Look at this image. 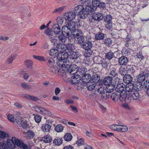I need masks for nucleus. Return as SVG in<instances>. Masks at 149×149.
Listing matches in <instances>:
<instances>
[{
  "instance_id": "nucleus-1",
  "label": "nucleus",
  "mask_w": 149,
  "mask_h": 149,
  "mask_svg": "<svg viewBox=\"0 0 149 149\" xmlns=\"http://www.w3.org/2000/svg\"><path fill=\"white\" fill-rule=\"evenodd\" d=\"M57 58L58 61L57 63L58 66L60 67L61 65V66L62 65L65 67L68 65L69 66L68 54L66 52L59 53L57 56ZM67 67L68 69L69 66Z\"/></svg>"
},
{
  "instance_id": "nucleus-2",
  "label": "nucleus",
  "mask_w": 149,
  "mask_h": 149,
  "mask_svg": "<svg viewBox=\"0 0 149 149\" xmlns=\"http://www.w3.org/2000/svg\"><path fill=\"white\" fill-rule=\"evenodd\" d=\"M19 139L15 137H13L11 139H8L7 141V145L5 143L0 142V149H14L15 148V145L17 146Z\"/></svg>"
},
{
  "instance_id": "nucleus-3",
  "label": "nucleus",
  "mask_w": 149,
  "mask_h": 149,
  "mask_svg": "<svg viewBox=\"0 0 149 149\" xmlns=\"http://www.w3.org/2000/svg\"><path fill=\"white\" fill-rule=\"evenodd\" d=\"M58 68L56 65H54L49 67V72L52 74H63L66 73V71L67 69V67H68V65L65 67L59 66Z\"/></svg>"
},
{
  "instance_id": "nucleus-4",
  "label": "nucleus",
  "mask_w": 149,
  "mask_h": 149,
  "mask_svg": "<svg viewBox=\"0 0 149 149\" xmlns=\"http://www.w3.org/2000/svg\"><path fill=\"white\" fill-rule=\"evenodd\" d=\"M74 10L78 13L79 17L81 19H84L88 16V13L85 10L82 5H79L76 7Z\"/></svg>"
},
{
  "instance_id": "nucleus-5",
  "label": "nucleus",
  "mask_w": 149,
  "mask_h": 149,
  "mask_svg": "<svg viewBox=\"0 0 149 149\" xmlns=\"http://www.w3.org/2000/svg\"><path fill=\"white\" fill-rule=\"evenodd\" d=\"M76 14L75 12L70 11L65 13L63 17L66 22L72 21L76 17Z\"/></svg>"
},
{
  "instance_id": "nucleus-6",
  "label": "nucleus",
  "mask_w": 149,
  "mask_h": 149,
  "mask_svg": "<svg viewBox=\"0 0 149 149\" xmlns=\"http://www.w3.org/2000/svg\"><path fill=\"white\" fill-rule=\"evenodd\" d=\"M139 91L135 90L132 93H130L128 94V97L127 99L129 100L130 102L132 100H136L139 98L140 95Z\"/></svg>"
},
{
  "instance_id": "nucleus-7",
  "label": "nucleus",
  "mask_w": 149,
  "mask_h": 149,
  "mask_svg": "<svg viewBox=\"0 0 149 149\" xmlns=\"http://www.w3.org/2000/svg\"><path fill=\"white\" fill-rule=\"evenodd\" d=\"M125 90L126 92L132 93L135 90H139L140 88L137 86V85H134L131 83L127 84L125 86Z\"/></svg>"
},
{
  "instance_id": "nucleus-8",
  "label": "nucleus",
  "mask_w": 149,
  "mask_h": 149,
  "mask_svg": "<svg viewBox=\"0 0 149 149\" xmlns=\"http://www.w3.org/2000/svg\"><path fill=\"white\" fill-rule=\"evenodd\" d=\"M34 108L37 112L39 113L45 114L49 116L51 115V113L50 111L40 106H35L34 107Z\"/></svg>"
},
{
  "instance_id": "nucleus-9",
  "label": "nucleus",
  "mask_w": 149,
  "mask_h": 149,
  "mask_svg": "<svg viewBox=\"0 0 149 149\" xmlns=\"http://www.w3.org/2000/svg\"><path fill=\"white\" fill-rule=\"evenodd\" d=\"M71 65L70 63L69 62V67L68 68V70L66 71V72L68 71L69 72V73L72 74H76V73H77V71L79 68L77 65L73 64Z\"/></svg>"
},
{
  "instance_id": "nucleus-10",
  "label": "nucleus",
  "mask_w": 149,
  "mask_h": 149,
  "mask_svg": "<svg viewBox=\"0 0 149 149\" xmlns=\"http://www.w3.org/2000/svg\"><path fill=\"white\" fill-rule=\"evenodd\" d=\"M118 80L119 79L117 78V79H116V80H114L115 83L113 82V84L110 85H107L106 87V91L109 93L112 92L115 89V87L114 86L116 84H118Z\"/></svg>"
},
{
  "instance_id": "nucleus-11",
  "label": "nucleus",
  "mask_w": 149,
  "mask_h": 149,
  "mask_svg": "<svg viewBox=\"0 0 149 149\" xmlns=\"http://www.w3.org/2000/svg\"><path fill=\"white\" fill-rule=\"evenodd\" d=\"M128 97V94L127 95V93L125 91L124 92H122L120 94L119 96V101L121 102H125L127 103H130L129 100H127Z\"/></svg>"
},
{
  "instance_id": "nucleus-12",
  "label": "nucleus",
  "mask_w": 149,
  "mask_h": 149,
  "mask_svg": "<svg viewBox=\"0 0 149 149\" xmlns=\"http://www.w3.org/2000/svg\"><path fill=\"white\" fill-rule=\"evenodd\" d=\"M61 31L62 33L69 37L71 35L72 31L66 25H65L62 27Z\"/></svg>"
},
{
  "instance_id": "nucleus-13",
  "label": "nucleus",
  "mask_w": 149,
  "mask_h": 149,
  "mask_svg": "<svg viewBox=\"0 0 149 149\" xmlns=\"http://www.w3.org/2000/svg\"><path fill=\"white\" fill-rule=\"evenodd\" d=\"M93 46V44L91 42L88 41L84 42L81 45V47L86 50H90Z\"/></svg>"
},
{
  "instance_id": "nucleus-14",
  "label": "nucleus",
  "mask_w": 149,
  "mask_h": 149,
  "mask_svg": "<svg viewBox=\"0 0 149 149\" xmlns=\"http://www.w3.org/2000/svg\"><path fill=\"white\" fill-rule=\"evenodd\" d=\"M82 81L85 83H87L90 81L91 79L90 74L88 73L84 74V75L81 76Z\"/></svg>"
},
{
  "instance_id": "nucleus-15",
  "label": "nucleus",
  "mask_w": 149,
  "mask_h": 149,
  "mask_svg": "<svg viewBox=\"0 0 149 149\" xmlns=\"http://www.w3.org/2000/svg\"><path fill=\"white\" fill-rule=\"evenodd\" d=\"M66 47L67 45L63 43H58L56 46V48L58 49L59 53L66 51Z\"/></svg>"
},
{
  "instance_id": "nucleus-16",
  "label": "nucleus",
  "mask_w": 149,
  "mask_h": 149,
  "mask_svg": "<svg viewBox=\"0 0 149 149\" xmlns=\"http://www.w3.org/2000/svg\"><path fill=\"white\" fill-rule=\"evenodd\" d=\"M73 75L71 78V82L73 84H75L79 82L80 80L81 76L78 74Z\"/></svg>"
},
{
  "instance_id": "nucleus-17",
  "label": "nucleus",
  "mask_w": 149,
  "mask_h": 149,
  "mask_svg": "<svg viewBox=\"0 0 149 149\" xmlns=\"http://www.w3.org/2000/svg\"><path fill=\"white\" fill-rule=\"evenodd\" d=\"M52 28L53 32L56 34H58L61 32V27L58 24H53Z\"/></svg>"
},
{
  "instance_id": "nucleus-18",
  "label": "nucleus",
  "mask_w": 149,
  "mask_h": 149,
  "mask_svg": "<svg viewBox=\"0 0 149 149\" xmlns=\"http://www.w3.org/2000/svg\"><path fill=\"white\" fill-rule=\"evenodd\" d=\"M71 35L73 36L75 39L81 35V31L79 29H75L72 31Z\"/></svg>"
},
{
  "instance_id": "nucleus-19",
  "label": "nucleus",
  "mask_w": 149,
  "mask_h": 149,
  "mask_svg": "<svg viewBox=\"0 0 149 149\" xmlns=\"http://www.w3.org/2000/svg\"><path fill=\"white\" fill-rule=\"evenodd\" d=\"M109 74L112 77H115L117 75L118 71L116 70V66H111L110 67Z\"/></svg>"
},
{
  "instance_id": "nucleus-20",
  "label": "nucleus",
  "mask_w": 149,
  "mask_h": 149,
  "mask_svg": "<svg viewBox=\"0 0 149 149\" xmlns=\"http://www.w3.org/2000/svg\"><path fill=\"white\" fill-rule=\"evenodd\" d=\"M127 58L125 56H122L118 60V63L121 65H126L128 63Z\"/></svg>"
},
{
  "instance_id": "nucleus-21",
  "label": "nucleus",
  "mask_w": 149,
  "mask_h": 149,
  "mask_svg": "<svg viewBox=\"0 0 149 149\" xmlns=\"http://www.w3.org/2000/svg\"><path fill=\"white\" fill-rule=\"evenodd\" d=\"M125 85L123 83L118 84L116 88V91L118 93H122L124 91Z\"/></svg>"
},
{
  "instance_id": "nucleus-22",
  "label": "nucleus",
  "mask_w": 149,
  "mask_h": 149,
  "mask_svg": "<svg viewBox=\"0 0 149 149\" xmlns=\"http://www.w3.org/2000/svg\"><path fill=\"white\" fill-rule=\"evenodd\" d=\"M93 17L94 20L99 21L102 19L103 16L101 13H97L93 14Z\"/></svg>"
},
{
  "instance_id": "nucleus-23",
  "label": "nucleus",
  "mask_w": 149,
  "mask_h": 149,
  "mask_svg": "<svg viewBox=\"0 0 149 149\" xmlns=\"http://www.w3.org/2000/svg\"><path fill=\"white\" fill-rule=\"evenodd\" d=\"M66 24L67 26L72 31H73L75 29L76 26V23L74 22L70 21L67 22Z\"/></svg>"
},
{
  "instance_id": "nucleus-24",
  "label": "nucleus",
  "mask_w": 149,
  "mask_h": 149,
  "mask_svg": "<svg viewBox=\"0 0 149 149\" xmlns=\"http://www.w3.org/2000/svg\"><path fill=\"white\" fill-rule=\"evenodd\" d=\"M112 79L110 77L107 76L105 77L103 80L104 84L105 85H110L113 84L112 82Z\"/></svg>"
},
{
  "instance_id": "nucleus-25",
  "label": "nucleus",
  "mask_w": 149,
  "mask_h": 149,
  "mask_svg": "<svg viewBox=\"0 0 149 149\" xmlns=\"http://www.w3.org/2000/svg\"><path fill=\"white\" fill-rule=\"evenodd\" d=\"M51 128V126L48 124H43L41 127V129L44 132H49Z\"/></svg>"
},
{
  "instance_id": "nucleus-26",
  "label": "nucleus",
  "mask_w": 149,
  "mask_h": 149,
  "mask_svg": "<svg viewBox=\"0 0 149 149\" xmlns=\"http://www.w3.org/2000/svg\"><path fill=\"white\" fill-rule=\"evenodd\" d=\"M96 85V83L93 81H91L86 83L87 88L90 91L93 90Z\"/></svg>"
},
{
  "instance_id": "nucleus-27",
  "label": "nucleus",
  "mask_w": 149,
  "mask_h": 149,
  "mask_svg": "<svg viewBox=\"0 0 149 149\" xmlns=\"http://www.w3.org/2000/svg\"><path fill=\"white\" fill-rule=\"evenodd\" d=\"M123 80L126 83H130V82L132 81V78L131 75L127 74L125 75L123 78Z\"/></svg>"
},
{
  "instance_id": "nucleus-28",
  "label": "nucleus",
  "mask_w": 149,
  "mask_h": 149,
  "mask_svg": "<svg viewBox=\"0 0 149 149\" xmlns=\"http://www.w3.org/2000/svg\"><path fill=\"white\" fill-rule=\"evenodd\" d=\"M87 69H86L84 67L80 66L78 69L77 71V73H79L78 74L81 75V76L86 74V72L87 71Z\"/></svg>"
},
{
  "instance_id": "nucleus-29",
  "label": "nucleus",
  "mask_w": 149,
  "mask_h": 149,
  "mask_svg": "<svg viewBox=\"0 0 149 149\" xmlns=\"http://www.w3.org/2000/svg\"><path fill=\"white\" fill-rule=\"evenodd\" d=\"M79 56L78 53L77 52H72L70 53L69 55L68 54L69 59V58L72 59H76Z\"/></svg>"
},
{
  "instance_id": "nucleus-30",
  "label": "nucleus",
  "mask_w": 149,
  "mask_h": 149,
  "mask_svg": "<svg viewBox=\"0 0 149 149\" xmlns=\"http://www.w3.org/2000/svg\"><path fill=\"white\" fill-rule=\"evenodd\" d=\"M53 143L56 145L60 146L63 143L62 138L59 137H56L53 140Z\"/></svg>"
},
{
  "instance_id": "nucleus-31",
  "label": "nucleus",
  "mask_w": 149,
  "mask_h": 149,
  "mask_svg": "<svg viewBox=\"0 0 149 149\" xmlns=\"http://www.w3.org/2000/svg\"><path fill=\"white\" fill-rule=\"evenodd\" d=\"M59 52L57 48L51 49L49 52V55L51 56H56L57 57V56Z\"/></svg>"
},
{
  "instance_id": "nucleus-32",
  "label": "nucleus",
  "mask_w": 149,
  "mask_h": 149,
  "mask_svg": "<svg viewBox=\"0 0 149 149\" xmlns=\"http://www.w3.org/2000/svg\"><path fill=\"white\" fill-rule=\"evenodd\" d=\"M128 130L127 127L125 125H119L118 132H126Z\"/></svg>"
},
{
  "instance_id": "nucleus-33",
  "label": "nucleus",
  "mask_w": 149,
  "mask_h": 149,
  "mask_svg": "<svg viewBox=\"0 0 149 149\" xmlns=\"http://www.w3.org/2000/svg\"><path fill=\"white\" fill-rule=\"evenodd\" d=\"M95 38L97 40H103L104 38V34L101 32H98L95 35Z\"/></svg>"
},
{
  "instance_id": "nucleus-34",
  "label": "nucleus",
  "mask_w": 149,
  "mask_h": 149,
  "mask_svg": "<svg viewBox=\"0 0 149 149\" xmlns=\"http://www.w3.org/2000/svg\"><path fill=\"white\" fill-rule=\"evenodd\" d=\"M92 81H93L95 83H97L100 79V76L95 73H93L92 77Z\"/></svg>"
},
{
  "instance_id": "nucleus-35",
  "label": "nucleus",
  "mask_w": 149,
  "mask_h": 149,
  "mask_svg": "<svg viewBox=\"0 0 149 149\" xmlns=\"http://www.w3.org/2000/svg\"><path fill=\"white\" fill-rule=\"evenodd\" d=\"M43 141L45 143H49L51 142L52 138L49 135H47L44 136L42 138Z\"/></svg>"
},
{
  "instance_id": "nucleus-36",
  "label": "nucleus",
  "mask_w": 149,
  "mask_h": 149,
  "mask_svg": "<svg viewBox=\"0 0 149 149\" xmlns=\"http://www.w3.org/2000/svg\"><path fill=\"white\" fill-rule=\"evenodd\" d=\"M136 79L138 82L141 83L144 81L146 78L145 76L142 73L137 76Z\"/></svg>"
},
{
  "instance_id": "nucleus-37",
  "label": "nucleus",
  "mask_w": 149,
  "mask_h": 149,
  "mask_svg": "<svg viewBox=\"0 0 149 149\" xmlns=\"http://www.w3.org/2000/svg\"><path fill=\"white\" fill-rule=\"evenodd\" d=\"M99 59L100 60V61L97 63L101 64L102 66L104 68L106 67L108 65V63L105 60L101 58H100Z\"/></svg>"
},
{
  "instance_id": "nucleus-38",
  "label": "nucleus",
  "mask_w": 149,
  "mask_h": 149,
  "mask_svg": "<svg viewBox=\"0 0 149 149\" xmlns=\"http://www.w3.org/2000/svg\"><path fill=\"white\" fill-rule=\"evenodd\" d=\"M75 49V47L72 44H69L67 45L66 50L69 52H73Z\"/></svg>"
},
{
  "instance_id": "nucleus-39",
  "label": "nucleus",
  "mask_w": 149,
  "mask_h": 149,
  "mask_svg": "<svg viewBox=\"0 0 149 149\" xmlns=\"http://www.w3.org/2000/svg\"><path fill=\"white\" fill-rule=\"evenodd\" d=\"M26 135L27 138L32 139L34 136L35 134L33 131L29 130L26 132Z\"/></svg>"
},
{
  "instance_id": "nucleus-40",
  "label": "nucleus",
  "mask_w": 149,
  "mask_h": 149,
  "mask_svg": "<svg viewBox=\"0 0 149 149\" xmlns=\"http://www.w3.org/2000/svg\"><path fill=\"white\" fill-rule=\"evenodd\" d=\"M17 144V146L20 148H22L23 149H28L27 146L22 141L19 139Z\"/></svg>"
},
{
  "instance_id": "nucleus-41",
  "label": "nucleus",
  "mask_w": 149,
  "mask_h": 149,
  "mask_svg": "<svg viewBox=\"0 0 149 149\" xmlns=\"http://www.w3.org/2000/svg\"><path fill=\"white\" fill-rule=\"evenodd\" d=\"M47 60L48 61V65L49 67L55 65L54 60L53 58L48 57L47 58Z\"/></svg>"
},
{
  "instance_id": "nucleus-42",
  "label": "nucleus",
  "mask_w": 149,
  "mask_h": 149,
  "mask_svg": "<svg viewBox=\"0 0 149 149\" xmlns=\"http://www.w3.org/2000/svg\"><path fill=\"white\" fill-rule=\"evenodd\" d=\"M24 64L29 69L32 68L33 64V61L30 60H26L24 62Z\"/></svg>"
},
{
  "instance_id": "nucleus-43",
  "label": "nucleus",
  "mask_w": 149,
  "mask_h": 149,
  "mask_svg": "<svg viewBox=\"0 0 149 149\" xmlns=\"http://www.w3.org/2000/svg\"><path fill=\"white\" fill-rule=\"evenodd\" d=\"M69 37L68 36H66L65 35L62 33V34L59 36V40L62 42H65L66 41L68 37Z\"/></svg>"
},
{
  "instance_id": "nucleus-44",
  "label": "nucleus",
  "mask_w": 149,
  "mask_h": 149,
  "mask_svg": "<svg viewBox=\"0 0 149 149\" xmlns=\"http://www.w3.org/2000/svg\"><path fill=\"white\" fill-rule=\"evenodd\" d=\"M72 136L70 133H67L63 137L64 140L67 141H70L72 139Z\"/></svg>"
},
{
  "instance_id": "nucleus-45",
  "label": "nucleus",
  "mask_w": 149,
  "mask_h": 149,
  "mask_svg": "<svg viewBox=\"0 0 149 149\" xmlns=\"http://www.w3.org/2000/svg\"><path fill=\"white\" fill-rule=\"evenodd\" d=\"M45 33L47 36H48L49 38H52L53 35V33L51 29H47L45 31Z\"/></svg>"
},
{
  "instance_id": "nucleus-46",
  "label": "nucleus",
  "mask_w": 149,
  "mask_h": 149,
  "mask_svg": "<svg viewBox=\"0 0 149 149\" xmlns=\"http://www.w3.org/2000/svg\"><path fill=\"white\" fill-rule=\"evenodd\" d=\"M63 128L61 125H58L55 127L54 130L57 132H62L63 130Z\"/></svg>"
},
{
  "instance_id": "nucleus-47",
  "label": "nucleus",
  "mask_w": 149,
  "mask_h": 149,
  "mask_svg": "<svg viewBox=\"0 0 149 149\" xmlns=\"http://www.w3.org/2000/svg\"><path fill=\"white\" fill-rule=\"evenodd\" d=\"M114 54L111 52H109L105 54V58L108 60H111L114 57Z\"/></svg>"
},
{
  "instance_id": "nucleus-48",
  "label": "nucleus",
  "mask_w": 149,
  "mask_h": 149,
  "mask_svg": "<svg viewBox=\"0 0 149 149\" xmlns=\"http://www.w3.org/2000/svg\"><path fill=\"white\" fill-rule=\"evenodd\" d=\"M85 10L86 11L88 12V14L89 13H92L93 12L94 10H95V9L94 8L91 6V5H87L86 6Z\"/></svg>"
},
{
  "instance_id": "nucleus-49",
  "label": "nucleus",
  "mask_w": 149,
  "mask_h": 149,
  "mask_svg": "<svg viewBox=\"0 0 149 149\" xmlns=\"http://www.w3.org/2000/svg\"><path fill=\"white\" fill-rule=\"evenodd\" d=\"M33 115L34 116V119L35 122L38 123H40L42 119L41 116L38 114L35 115V114H33Z\"/></svg>"
},
{
  "instance_id": "nucleus-50",
  "label": "nucleus",
  "mask_w": 149,
  "mask_h": 149,
  "mask_svg": "<svg viewBox=\"0 0 149 149\" xmlns=\"http://www.w3.org/2000/svg\"><path fill=\"white\" fill-rule=\"evenodd\" d=\"M24 97L26 99L31 100L34 101H36L38 100V98L36 97L28 94L25 95Z\"/></svg>"
},
{
  "instance_id": "nucleus-51",
  "label": "nucleus",
  "mask_w": 149,
  "mask_h": 149,
  "mask_svg": "<svg viewBox=\"0 0 149 149\" xmlns=\"http://www.w3.org/2000/svg\"><path fill=\"white\" fill-rule=\"evenodd\" d=\"M100 1L98 0H93L92 4L94 8L96 10L97 7H98Z\"/></svg>"
},
{
  "instance_id": "nucleus-52",
  "label": "nucleus",
  "mask_w": 149,
  "mask_h": 149,
  "mask_svg": "<svg viewBox=\"0 0 149 149\" xmlns=\"http://www.w3.org/2000/svg\"><path fill=\"white\" fill-rule=\"evenodd\" d=\"M80 2L81 5L85 6L87 5H91L90 0H80Z\"/></svg>"
},
{
  "instance_id": "nucleus-53",
  "label": "nucleus",
  "mask_w": 149,
  "mask_h": 149,
  "mask_svg": "<svg viewBox=\"0 0 149 149\" xmlns=\"http://www.w3.org/2000/svg\"><path fill=\"white\" fill-rule=\"evenodd\" d=\"M65 7L64 6H62L61 7H58L57 8L55 9L53 11V13H60L65 8Z\"/></svg>"
},
{
  "instance_id": "nucleus-54",
  "label": "nucleus",
  "mask_w": 149,
  "mask_h": 149,
  "mask_svg": "<svg viewBox=\"0 0 149 149\" xmlns=\"http://www.w3.org/2000/svg\"><path fill=\"white\" fill-rule=\"evenodd\" d=\"M111 98L115 102L119 101V96L118 95L115 93H113L112 94L111 96Z\"/></svg>"
},
{
  "instance_id": "nucleus-55",
  "label": "nucleus",
  "mask_w": 149,
  "mask_h": 149,
  "mask_svg": "<svg viewBox=\"0 0 149 149\" xmlns=\"http://www.w3.org/2000/svg\"><path fill=\"white\" fill-rule=\"evenodd\" d=\"M109 93L107 91H105L102 95L101 98L104 100H107L109 97L110 95Z\"/></svg>"
},
{
  "instance_id": "nucleus-56",
  "label": "nucleus",
  "mask_w": 149,
  "mask_h": 149,
  "mask_svg": "<svg viewBox=\"0 0 149 149\" xmlns=\"http://www.w3.org/2000/svg\"><path fill=\"white\" fill-rule=\"evenodd\" d=\"M104 44L107 46H110L112 43V40L110 38H106L104 41Z\"/></svg>"
},
{
  "instance_id": "nucleus-57",
  "label": "nucleus",
  "mask_w": 149,
  "mask_h": 149,
  "mask_svg": "<svg viewBox=\"0 0 149 149\" xmlns=\"http://www.w3.org/2000/svg\"><path fill=\"white\" fill-rule=\"evenodd\" d=\"M127 73L129 74H133L134 73L135 70L132 65L128 66L127 68Z\"/></svg>"
},
{
  "instance_id": "nucleus-58",
  "label": "nucleus",
  "mask_w": 149,
  "mask_h": 149,
  "mask_svg": "<svg viewBox=\"0 0 149 149\" xmlns=\"http://www.w3.org/2000/svg\"><path fill=\"white\" fill-rule=\"evenodd\" d=\"M78 43L79 44L83 43L85 41L84 37L81 35L79 37L77 38Z\"/></svg>"
},
{
  "instance_id": "nucleus-59",
  "label": "nucleus",
  "mask_w": 149,
  "mask_h": 149,
  "mask_svg": "<svg viewBox=\"0 0 149 149\" xmlns=\"http://www.w3.org/2000/svg\"><path fill=\"white\" fill-rule=\"evenodd\" d=\"M33 57L34 59L38 60L39 61H45L44 57L42 56L33 55Z\"/></svg>"
},
{
  "instance_id": "nucleus-60",
  "label": "nucleus",
  "mask_w": 149,
  "mask_h": 149,
  "mask_svg": "<svg viewBox=\"0 0 149 149\" xmlns=\"http://www.w3.org/2000/svg\"><path fill=\"white\" fill-rule=\"evenodd\" d=\"M103 18L104 21L107 22H111V21L112 19L111 16L109 15H106Z\"/></svg>"
},
{
  "instance_id": "nucleus-61",
  "label": "nucleus",
  "mask_w": 149,
  "mask_h": 149,
  "mask_svg": "<svg viewBox=\"0 0 149 149\" xmlns=\"http://www.w3.org/2000/svg\"><path fill=\"white\" fill-rule=\"evenodd\" d=\"M16 54H13L11 55L8 58V59L7 60V62L8 64H10L16 58Z\"/></svg>"
},
{
  "instance_id": "nucleus-62",
  "label": "nucleus",
  "mask_w": 149,
  "mask_h": 149,
  "mask_svg": "<svg viewBox=\"0 0 149 149\" xmlns=\"http://www.w3.org/2000/svg\"><path fill=\"white\" fill-rule=\"evenodd\" d=\"M24 119V118H22L19 116L16 117L15 118V120L17 123L19 125L21 124V123L22 122Z\"/></svg>"
},
{
  "instance_id": "nucleus-63",
  "label": "nucleus",
  "mask_w": 149,
  "mask_h": 149,
  "mask_svg": "<svg viewBox=\"0 0 149 149\" xmlns=\"http://www.w3.org/2000/svg\"><path fill=\"white\" fill-rule=\"evenodd\" d=\"M92 52L91 50H86L84 55L86 58H89L92 54Z\"/></svg>"
},
{
  "instance_id": "nucleus-64",
  "label": "nucleus",
  "mask_w": 149,
  "mask_h": 149,
  "mask_svg": "<svg viewBox=\"0 0 149 149\" xmlns=\"http://www.w3.org/2000/svg\"><path fill=\"white\" fill-rule=\"evenodd\" d=\"M57 22L59 25V24H62L63 22L64 19L61 17H58L57 19Z\"/></svg>"
}]
</instances>
